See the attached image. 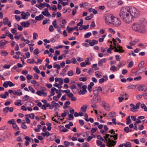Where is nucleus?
Returning a JSON list of instances; mask_svg holds the SVG:
<instances>
[{
  "label": "nucleus",
  "instance_id": "nucleus-1",
  "mask_svg": "<svg viewBox=\"0 0 147 147\" xmlns=\"http://www.w3.org/2000/svg\"><path fill=\"white\" fill-rule=\"evenodd\" d=\"M130 7L125 6L122 7L120 12L119 15L121 19L126 23H130L134 20L130 15Z\"/></svg>",
  "mask_w": 147,
  "mask_h": 147
},
{
  "label": "nucleus",
  "instance_id": "nucleus-2",
  "mask_svg": "<svg viewBox=\"0 0 147 147\" xmlns=\"http://www.w3.org/2000/svg\"><path fill=\"white\" fill-rule=\"evenodd\" d=\"M146 23L144 19H142L138 22L133 24L131 28L134 31L140 33L146 34L147 32V29L146 27Z\"/></svg>",
  "mask_w": 147,
  "mask_h": 147
},
{
  "label": "nucleus",
  "instance_id": "nucleus-3",
  "mask_svg": "<svg viewBox=\"0 0 147 147\" xmlns=\"http://www.w3.org/2000/svg\"><path fill=\"white\" fill-rule=\"evenodd\" d=\"M130 15L132 17V18H137L140 15V12L139 10L134 7H130Z\"/></svg>",
  "mask_w": 147,
  "mask_h": 147
},
{
  "label": "nucleus",
  "instance_id": "nucleus-4",
  "mask_svg": "<svg viewBox=\"0 0 147 147\" xmlns=\"http://www.w3.org/2000/svg\"><path fill=\"white\" fill-rule=\"evenodd\" d=\"M101 97L99 96L94 95L91 100L90 102L92 104H96L101 100Z\"/></svg>",
  "mask_w": 147,
  "mask_h": 147
},
{
  "label": "nucleus",
  "instance_id": "nucleus-5",
  "mask_svg": "<svg viewBox=\"0 0 147 147\" xmlns=\"http://www.w3.org/2000/svg\"><path fill=\"white\" fill-rule=\"evenodd\" d=\"M121 24V22L119 18L114 16L112 24L115 26H119Z\"/></svg>",
  "mask_w": 147,
  "mask_h": 147
},
{
  "label": "nucleus",
  "instance_id": "nucleus-6",
  "mask_svg": "<svg viewBox=\"0 0 147 147\" xmlns=\"http://www.w3.org/2000/svg\"><path fill=\"white\" fill-rule=\"evenodd\" d=\"M114 16L109 15L105 19V22L106 24H112Z\"/></svg>",
  "mask_w": 147,
  "mask_h": 147
},
{
  "label": "nucleus",
  "instance_id": "nucleus-7",
  "mask_svg": "<svg viewBox=\"0 0 147 147\" xmlns=\"http://www.w3.org/2000/svg\"><path fill=\"white\" fill-rule=\"evenodd\" d=\"M117 142L108 138V143H107V145L108 147L114 146L116 144Z\"/></svg>",
  "mask_w": 147,
  "mask_h": 147
},
{
  "label": "nucleus",
  "instance_id": "nucleus-8",
  "mask_svg": "<svg viewBox=\"0 0 147 147\" xmlns=\"http://www.w3.org/2000/svg\"><path fill=\"white\" fill-rule=\"evenodd\" d=\"M100 105L106 110L109 111V110L110 105L107 103L105 102L102 101Z\"/></svg>",
  "mask_w": 147,
  "mask_h": 147
},
{
  "label": "nucleus",
  "instance_id": "nucleus-9",
  "mask_svg": "<svg viewBox=\"0 0 147 147\" xmlns=\"http://www.w3.org/2000/svg\"><path fill=\"white\" fill-rule=\"evenodd\" d=\"M138 90L140 91L146 92L147 91V87L143 85H141L138 88Z\"/></svg>",
  "mask_w": 147,
  "mask_h": 147
},
{
  "label": "nucleus",
  "instance_id": "nucleus-10",
  "mask_svg": "<svg viewBox=\"0 0 147 147\" xmlns=\"http://www.w3.org/2000/svg\"><path fill=\"white\" fill-rule=\"evenodd\" d=\"M8 42L5 40H2L0 41V49H2L4 48L6 44Z\"/></svg>",
  "mask_w": 147,
  "mask_h": 147
},
{
  "label": "nucleus",
  "instance_id": "nucleus-11",
  "mask_svg": "<svg viewBox=\"0 0 147 147\" xmlns=\"http://www.w3.org/2000/svg\"><path fill=\"white\" fill-rule=\"evenodd\" d=\"M80 5L81 7H84V8L88 9L90 7L91 4L89 3L85 2L82 4H80Z\"/></svg>",
  "mask_w": 147,
  "mask_h": 147
},
{
  "label": "nucleus",
  "instance_id": "nucleus-12",
  "mask_svg": "<svg viewBox=\"0 0 147 147\" xmlns=\"http://www.w3.org/2000/svg\"><path fill=\"white\" fill-rule=\"evenodd\" d=\"M30 20L28 21H27L26 22H23L21 23V24L22 26L24 27H28L30 25Z\"/></svg>",
  "mask_w": 147,
  "mask_h": 147
},
{
  "label": "nucleus",
  "instance_id": "nucleus-13",
  "mask_svg": "<svg viewBox=\"0 0 147 147\" xmlns=\"http://www.w3.org/2000/svg\"><path fill=\"white\" fill-rule=\"evenodd\" d=\"M108 77L107 76H104L103 78L100 79L99 80V82L100 84L103 83L105 81H107L108 80Z\"/></svg>",
  "mask_w": 147,
  "mask_h": 147
},
{
  "label": "nucleus",
  "instance_id": "nucleus-14",
  "mask_svg": "<svg viewBox=\"0 0 147 147\" xmlns=\"http://www.w3.org/2000/svg\"><path fill=\"white\" fill-rule=\"evenodd\" d=\"M44 3H45V2H44L43 3H40L39 5L36 4L35 5L36 7H38L40 9H42V8L45 7V4Z\"/></svg>",
  "mask_w": 147,
  "mask_h": 147
},
{
  "label": "nucleus",
  "instance_id": "nucleus-15",
  "mask_svg": "<svg viewBox=\"0 0 147 147\" xmlns=\"http://www.w3.org/2000/svg\"><path fill=\"white\" fill-rule=\"evenodd\" d=\"M98 42V41L94 39H93L92 40L91 42H89V44L90 46H93L97 44Z\"/></svg>",
  "mask_w": 147,
  "mask_h": 147
},
{
  "label": "nucleus",
  "instance_id": "nucleus-16",
  "mask_svg": "<svg viewBox=\"0 0 147 147\" xmlns=\"http://www.w3.org/2000/svg\"><path fill=\"white\" fill-rule=\"evenodd\" d=\"M21 16H22V18L23 19H27L28 17L27 16L26 13L24 11L21 12Z\"/></svg>",
  "mask_w": 147,
  "mask_h": 147
},
{
  "label": "nucleus",
  "instance_id": "nucleus-17",
  "mask_svg": "<svg viewBox=\"0 0 147 147\" xmlns=\"http://www.w3.org/2000/svg\"><path fill=\"white\" fill-rule=\"evenodd\" d=\"M106 62V59L105 58H103L99 61L98 62V64L99 65L102 66L103 65V63H105Z\"/></svg>",
  "mask_w": 147,
  "mask_h": 147
},
{
  "label": "nucleus",
  "instance_id": "nucleus-18",
  "mask_svg": "<svg viewBox=\"0 0 147 147\" xmlns=\"http://www.w3.org/2000/svg\"><path fill=\"white\" fill-rule=\"evenodd\" d=\"M44 17L42 14H40L38 16H36L35 18V19L36 20L40 21Z\"/></svg>",
  "mask_w": 147,
  "mask_h": 147
},
{
  "label": "nucleus",
  "instance_id": "nucleus-19",
  "mask_svg": "<svg viewBox=\"0 0 147 147\" xmlns=\"http://www.w3.org/2000/svg\"><path fill=\"white\" fill-rule=\"evenodd\" d=\"M108 115L110 118H113L116 116L115 113L113 111H112L109 113Z\"/></svg>",
  "mask_w": 147,
  "mask_h": 147
},
{
  "label": "nucleus",
  "instance_id": "nucleus-20",
  "mask_svg": "<svg viewBox=\"0 0 147 147\" xmlns=\"http://www.w3.org/2000/svg\"><path fill=\"white\" fill-rule=\"evenodd\" d=\"M130 105L131 107H132L130 109V111L133 112L136 111L135 109H137V108H136L135 106L132 103Z\"/></svg>",
  "mask_w": 147,
  "mask_h": 147
},
{
  "label": "nucleus",
  "instance_id": "nucleus-21",
  "mask_svg": "<svg viewBox=\"0 0 147 147\" xmlns=\"http://www.w3.org/2000/svg\"><path fill=\"white\" fill-rule=\"evenodd\" d=\"M95 74L96 77L97 78H100L102 76L100 73L98 71H96L95 73Z\"/></svg>",
  "mask_w": 147,
  "mask_h": 147
},
{
  "label": "nucleus",
  "instance_id": "nucleus-22",
  "mask_svg": "<svg viewBox=\"0 0 147 147\" xmlns=\"http://www.w3.org/2000/svg\"><path fill=\"white\" fill-rule=\"evenodd\" d=\"M87 106L86 105H83L81 107V109L82 111L83 112H85L86 111L87 108Z\"/></svg>",
  "mask_w": 147,
  "mask_h": 147
},
{
  "label": "nucleus",
  "instance_id": "nucleus-23",
  "mask_svg": "<svg viewBox=\"0 0 147 147\" xmlns=\"http://www.w3.org/2000/svg\"><path fill=\"white\" fill-rule=\"evenodd\" d=\"M146 69V68L145 67L140 68L138 69L136 71V73H141L144 71V70Z\"/></svg>",
  "mask_w": 147,
  "mask_h": 147
},
{
  "label": "nucleus",
  "instance_id": "nucleus-24",
  "mask_svg": "<svg viewBox=\"0 0 147 147\" xmlns=\"http://www.w3.org/2000/svg\"><path fill=\"white\" fill-rule=\"evenodd\" d=\"M42 13L46 16L51 17V16L49 12H45L42 11Z\"/></svg>",
  "mask_w": 147,
  "mask_h": 147
},
{
  "label": "nucleus",
  "instance_id": "nucleus-25",
  "mask_svg": "<svg viewBox=\"0 0 147 147\" xmlns=\"http://www.w3.org/2000/svg\"><path fill=\"white\" fill-rule=\"evenodd\" d=\"M114 51L116 52H119V53H123L124 52V50H119L117 48H116V47L115 46H114Z\"/></svg>",
  "mask_w": 147,
  "mask_h": 147
},
{
  "label": "nucleus",
  "instance_id": "nucleus-26",
  "mask_svg": "<svg viewBox=\"0 0 147 147\" xmlns=\"http://www.w3.org/2000/svg\"><path fill=\"white\" fill-rule=\"evenodd\" d=\"M25 117L26 123L28 124L30 123V120L29 119L28 115H25Z\"/></svg>",
  "mask_w": 147,
  "mask_h": 147
},
{
  "label": "nucleus",
  "instance_id": "nucleus-27",
  "mask_svg": "<svg viewBox=\"0 0 147 147\" xmlns=\"http://www.w3.org/2000/svg\"><path fill=\"white\" fill-rule=\"evenodd\" d=\"M8 21L9 19L7 17H6L3 19V23L4 25H5L7 24V22H9Z\"/></svg>",
  "mask_w": 147,
  "mask_h": 147
},
{
  "label": "nucleus",
  "instance_id": "nucleus-28",
  "mask_svg": "<svg viewBox=\"0 0 147 147\" xmlns=\"http://www.w3.org/2000/svg\"><path fill=\"white\" fill-rule=\"evenodd\" d=\"M141 107L142 108L144 109L145 111H147V107L143 103L141 104Z\"/></svg>",
  "mask_w": 147,
  "mask_h": 147
},
{
  "label": "nucleus",
  "instance_id": "nucleus-29",
  "mask_svg": "<svg viewBox=\"0 0 147 147\" xmlns=\"http://www.w3.org/2000/svg\"><path fill=\"white\" fill-rule=\"evenodd\" d=\"M41 134L44 137H45L46 136L48 137L50 135V133L48 131H47L45 133H42Z\"/></svg>",
  "mask_w": 147,
  "mask_h": 147
},
{
  "label": "nucleus",
  "instance_id": "nucleus-30",
  "mask_svg": "<svg viewBox=\"0 0 147 147\" xmlns=\"http://www.w3.org/2000/svg\"><path fill=\"white\" fill-rule=\"evenodd\" d=\"M56 23L57 20L55 19L52 22V24L55 28H57L58 27Z\"/></svg>",
  "mask_w": 147,
  "mask_h": 147
},
{
  "label": "nucleus",
  "instance_id": "nucleus-31",
  "mask_svg": "<svg viewBox=\"0 0 147 147\" xmlns=\"http://www.w3.org/2000/svg\"><path fill=\"white\" fill-rule=\"evenodd\" d=\"M75 28H69V27L68 26L67 28L66 29L69 33H70L71 31L75 29Z\"/></svg>",
  "mask_w": 147,
  "mask_h": 147
},
{
  "label": "nucleus",
  "instance_id": "nucleus-32",
  "mask_svg": "<svg viewBox=\"0 0 147 147\" xmlns=\"http://www.w3.org/2000/svg\"><path fill=\"white\" fill-rule=\"evenodd\" d=\"M124 146L125 147H131V144L129 142H127L125 144H124Z\"/></svg>",
  "mask_w": 147,
  "mask_h": 147
},
{
  "label": "nucleus",
  "instance_id": "nucleus-33",
  "mask_svg": "<svg viewBox=\"0 0 147 147\" xmlns=\"http://www.w3.org/2000/svg\"><path fill=\"white\" fill-rule=\"evenodd\" d=\"M136 86L135 85L130 84L128 86L127 88L129 89H134L136 88Z\"/></svg>",
  "mask_w": 147,
  "mask_h": 147
},
{
  "label": "nucleus",
  "instance_id": "nucleus-34",
  "mask_svg": "<svg viewBox=\"0 0 147 147\" xmlns=\"http://www.w3.org/2000/svg\"><path fill=\"white\" fill-rule=\"evenodd\" d=\"M92 34L91 32H89L87 33L84 36V37L85 38H89L90 36Z\"/></svg>",
  "mask_w": 147,
  "mask_h": 147
},
{
  "label": "nucleus",
  "instance_id": "nucleus-35",
  "mask_svg": "<svg viewBox=\"0 0 147 147\" xmlns=\"http://www.w3.org/2000/svg\"><path fill=\"white\" fill-rule=\"evenodd\" d=\"M144 61H142L138 65V66L140 68H142L143 67V65H144Z\"/></svg>",
  "mask_w": 147,
  "mask_h": 147
},
{
  "label": "nucleus",
  "instance_id": "nucleus-36",
  "mask_svg": "<svg viewBox=\"0 0 147 147\" xmlns=\"http://www.w3.org/2000/svg\"><path fill=\"white\" fill-rule=\"evenodd\" d=\"M13 127L14 129H15L16 130L19 129V128L15 123L14 124H13Z\"/></svg>",
  "mask_w": 147,
  "mask_h": 147
},
{
  "label": "nucleus",
  "instance_id": "nucleus-37",
  "mask_svg": "<svg viewBox=\"0 0 147 147\" xmlns=\"http://www.w3.org/2000/svg\"><path fill=\"white\" fill-rule=\"evenodd\" d=\"M110 69L111 71H115V70H117V68L116 67L114 66H112L110 68Z\"/></svg>",
  "mask_w": 147,
  "mask_h": 147
},
{
  "label": "nucleus",
  "instance_id": "nucleus-38",
  "mask_svg": "<svg viewBox=\"0 0 147 147\" xmlns=\"http://www.w3.org/2000/svg\"><path fill=\"white\" fill-rule=\"evenodd\" d=\"M131 120L130 118V116H128L127 118V121L126 123L128 125L130 124L131 122Z\"/></svg>",
  "mask_w": 147,
  "mask_h": 147
},
{
  "label": "nucleus",
  "instance_id": "nucleus-39",
  "mask_svg": "<svg viewBox=\"0 0 147 147\" xmlns=\"http://www.w3.org/2000/svg\"><path fill=\"white\" fill-rule=\"evenodd\" d=\"M8 86L9 85V87H12L15 86V84H14L11 81H7Z\"/></svg>",
  "mask_w": 147,
  "mask_h": 147
},
{
  "label": "nucleus",
  "instance_id": "nucleus-40",
  "mask_svg": "<svg viewBox=\"0 0 147 147\" xmlns=\"http://www.w3.org/2000/svg\"><path fill=\"white\" fill-rule=\"evenodd\" d=\"M28 89L33 93H34L35 92V90L32 86H29Z\"/></svg>",
  "mask_w": 147,
  "mask_h": 147
},
{
  "label": "nucleus",
  "instance_id": "nucleus-41",
  "mask_svg": "<svg viewBox=\"0 0 147 147\" xmlns=\"http://www.w3.org/2000/svg\"><path fill=\"white\" fill-rule=\"evenodd\" d=\"M93 92L94 95L98 96V92L97 89L93 90Z\"/></svg>",
  "mask_w": 147,
  "mask_h": 147
},
{
  "label": "nucleus",
  "instance_id": "nucleus-42",
  "mask_svg": "<svg viewBox=\"0 0 147 147\" xmlns=\"http://www.w3.org/2000/svg\"><path fill=\"white\" fill-rule=\"evenodd\" d=\"M80 22L78 23L77 24V26H81L83 24V20L82 19H80Z\"/></svg>",
  "mask_w": 147,
  "mask_h": 147
},
{
  "label": "nucleus",
  "instance_id": "nucleus-43",
  "mask_svg": "<svg viewBox=\"0 0 147 147\" xmlns=\"http://www.w3.org/2000/svg\"><path fill=\"white\" fill-rule=\"evenodd\" d=\"M29 96L26 95L24 96L23 98V100L24 101H26L29 99Z\"/></svg>",
  "mask_w": 147,
  "mask_h": 147
},
{
  "label": "nucleus",
  "instance_id": "nucleus-44",
  "mask_svg": "<svg viewBox=\"0 0 147 147\" xmlns=\"http://www.w3.org/2000/svg\"><path fill=\"white\" fill-rule=\"evenodd\" d=\"M73 74V70H70L68 72L67 75L69 76H71Z\"/></svg>",
  "mask_w": 147,
  "mask_h": 147
},
{
  "label": "nucleus",
  "instance_id": "nucleus-45",
  "mask_svg": "<svg viewBox=\"0 0 147 147\" xmlns=\"http://www.w3.org/2000/svg\"><path fill=\"white\" fill-rule=\"evenodd\" d=\"M25 123H26L25 122H24L22 123V128L25 129H26L27 128L26 125L25 124Z\"/></svg>",
  "mask_w": 147,
  "mask_h": 147
},
{
  "label": "nucleus",
  "instance_id": "nucleus-46",
  "mask_svg": "<svg viewBox=\"0 0 147 147\" xmlns=\"http://www.w3.org/2000/svg\"><path fill=\"white\" fill-rule=\"evenodd\" d=\"M53 85L54 86L58 88H59L60 89L62 87L59 84H58L56 83L54 84Z\"/></svg>",
  "mask_w": 147,
  "mask_h": 147
},
{
  "label": "nucleus",
  "instance_id": "nucleus-47",
  "mask_svg": "<svg viewBox=\"0 0 147 147\" xmlns=\"http://www.w3.org/2000/svg\"><path fill=\"white\" fill-rule=\"evenodd\" d=\"M33 69L36 71V73L38 74H39L40 73V71L37 68V67H34V68Z\"/></svg>",
  "mask_w": 147,
  "mask_h": 147
},
{
  "label": "nucleus",
  "instance_id": "nucleus-48",
  "mask_svg": "<svg viewBox=\"0 0 147 147\" xmlns=\"http://www.w3.org/2000/svg\"><path fill=\"white\" fill-rule=\"evenodd\" d=\"M106 136L104 137V138H105V140L106 142L107 143V138H108V137L110 136V135L109 134H107L105 135Z\"/></svg>",
  "mask_w": 147,
  "mask_h": 147
},
{
  "label": "nucleus",
  "instance_id": "nucleus-49",
  "mask_svg": "<svg viewBox=\"0 0 147 147\" xmlns=\"http://www.w3.org/2000/svg\"><path fill=\"white\" fill-rule=\"evenodd\" d=\"M15 121L13 119H12L11 120L8 121L7 122L8 123L10 124H12L13 125L15 123Z\"/></svg>",
  "mask_w": 147,
  "mask_h": 147
},
{
  "label": "nucleus",
  "instance_id": "nucleus-50",
  "mask_svg": "<svg viewBox=\"0 0 147 147\" xmlns=\"http://www.w3.org/2000/svg\"><path fill=\"white\" fill-rule=\"evenodd\" d=\"M134 65V62L133 61H130L128 65V67H132Z\"/></svg>",
  "mask_w": 147,
  "mask_h": 147
},
{
  "label": "nucleus",
  "instance_id": "nucleus-51",
  "mask_svg": "<svg viewBox=\"0 0 147 147\" xmlns=\"http://www.w3.org/2000/svg\"><path fill=\"white\" fill-rule=\"evenodd\" d=\"M38 37V35L37 33L35 32L33 33V39L34 40L36 39Z\"/></svg>",
  "mask_w": 147,
  "mask_h": 147
},
{
  "label": "nucleus",
  "instance_id": "nucleus-52",
  "mask_svg": "<svg viewBox=\"0 0 147 147\" xmlns=\"http://www.w3.org/2000/svg\"><path fill=\"white\" fill-rule=\"evenodd\" d=\"M8 54V53L6 51H5L4 52H1V55L2 56H5Z\"/></svg>",
  "mask_w": 147,
  "mask_h": 147
},
{
  "label": "nucleus",
  "instance_id": "nucleus-53",
  "mask_svg": "<svg viewBox=\"0 0 147 147\" xmlns=\"http://www.w3.org/2000/svg\"><path fill=\"white\" fill-rule=\"evenodd\" d=\"M79 80L83 82H85L86 81L87 79L86 77H81L79 78Z\"/></svg>",
  "mask_w": 147,
  "mask_h": 147
},
{
  "label": "nucleus",
  "instance_id": "nucleus-54",
  "mask_svg": "<svg viewBox=\"0 0 147 147\" xmlns=\"http://www.w3.org/2000/svg\"><path fill=\"white\" fill-rule=\"evenodd\" d=\"M3 112L5 114H6L7 113H8V109L7 108V107H6L4 108L3 109Z\"/></svg>",
  "mask_w": 147,
  "mask_h": 147
},
{
  "label": "nucleus",
  "instance_id": "nucleus-55",
  "mask_svg": "<svg viewBox=\"0 0 147 147\" xmlns=\"http://www.w3.org/2000/svg\"><path fill=\"white\" fill-rule=\"evenodd\" d=\"M136 42L134 40L130 42L129 44L131 46H134L136 44Z\"/></svg>",
  "mask_w": 147,
  "mask_h": 147
},
{
  "label": "nucleus",
  "instance_id": "nucleus-56",
  "mask_svg": "<svg viewBox=\"0 0 147 147\" xmlns=\"http://www.w3.org/2000/svg\"><path fill=\"white\" fill-rule=\"evenodd\" d=\"M54 68H57V69H59L61 68V66L58 64H56L53 65Z\"/></svg>",
  "mask_w": 147,
  "mask_h": 147
},
{
  "label": "nucleus",
  "instance_id": "nucleus-57",
  "mask_svg": "<svg viewBox=\"0 0 147 147\" xmlns=\"http://www.w3.org/2000/svg\"><path fill=\"white\" fill-rule=\"evenodd\" d=\"M3 86L5 88H7L8 86V85L7 81L5 82L3 84Z\"/></svg>",
  "mask_w": 147,
  "mask_h": 147
},
{
  "label": "nucleus",
  "instance_id": "nucleus-58",
  "mask_svg": "<svg viewBox=\"0 0 147 147\" xmlns=\"http://www.w3.org/2000/svg\"><path fill=\"white\" fill-rule=\"evenodd\" d=\"M39 53L38 51V49H36L34 50V54L36 55L38 54Z\"/></svg>",
  "mask_w": 147,
  "mask_h": 147
},
{
  "label": "nucleus",
  "instance_id": "nucleus-59",
  "mask_svg": "<svg viewBox=\"0 0 147 147\" xmlns=\"http://www.w3.org/2000/svg\"><path fill=\"white\" fill-rule=\"evenodd\" d=\"M142 79V77L140 76H138L134 78V80L135 81H138L141 80Z\"/></svg>",
  "mask_w": 147,
  "mask_h": 147
},
{
  "label": "nucleus",
  "instance_id": "nucleus-60",
  "mask_svg": "<svg viewBox=\"0 0 147 147\" xmlns=\"http://www.w3.org/2000/svg\"><path fill=\"white\" fill-rule=\"evenodd\" d=\"M3 67L5 69H9L10 67V65H9L5 64L3 66Z\"/></svg>",
  "mask_w": 147,
  "mask_h": 147
},
{
  "label": "nucleus",
  "instance_id": "nucleus-61",
  "mask_svg": "<svg viewBox=\"0 0 147 147\" xmlns=\"http://www.w3.org/2000/svg\"><path fill=\"white\" fill-rule=\"evenodd\" d=\"M97 138L98 139L102 141H104V139L100 135H98L97 136Z\"/></svg>",
  "mask_w": 147,
  "mask_h": 147
},
{
  "label": "nucleus",
  "instance_id": "nucleus-62",
  "mask_svg": "<svg viewBox=\"0 0 147 147\" xmlns=\"http://www.w3.org/2000/svg\"><path fill=\"white\" fill-rule=\"evenodd\" d=\"M82 88L83 89V91H86L87 92L86 89L87 88V86L86 85H83L82 87Z\"/></svg>",
  "mask_w": 147,
  "mask_h": 147
},
{
  "label": "nucleus",
  "instance_id": "nucleus-63",
  "mask_svg": "<svg viewBox=\"0 0 147 147\" xmlns=\"http://www.w3.org/2000/svg\"><path fill=\"white\" fill-rule=\"evenodd\" d=\"M7 108L8 109V111H9L11 113L13 112V109L12 107H7Z\"/></svg>",
  "mask_w": 147,
  "mask_h": 147
},
{
  "label": "nucleus",
  "instance_id": "nucleus-64",
  "mask_svg": "<svg viewBox=\"0 0 147 147\" xmlns=\"http://www.w3.org/2000/svg\"><path fill=\"white\" fill-rule=\"evenodd\" d=\"M67 95L69 98H72L74 96L73 94L71 92L69 94H67Z\"/></svg>",
  "mask_w": 147,
  "mask_h": 147
}]
</instances>
